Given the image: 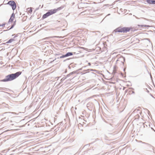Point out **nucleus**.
<instances>
[{
    "instance_id": "nucleus-14",
    "label": "nucleus",
    "mask_w": 155,
    "mask_h": 155,
    "mask_svg": "<svg viewBox=\"0 0 155 155\" xmlns=\"http://www.w3.org/2000/svg\"><path fill=\"white\" fill-rule=\"evenodd\" d=\"M154 2V0H152L151 3V4H153V2Z\"/></svg>"
},
{
    "instance_id": "nucleus-8",
    "label": "nucleus",
    "mask_w": 155,
    "mask_h": 155,
    "mask_svg": "<svg viewBox=\"0 0 155 155\" xmlns=\"http://www.w3.org/2000/svg\"><path fill=\"white\" fill-rule=\"evenodd\" d=\"M27 12L28 14H31L32 12V10L31 8H27Z\"/></svg>"
},
{
    "instance_id": "nucleus-12",
    "label": "nucleus",
    "mask_w": 155,
    "mask_h": 155,
    "mask_svg": "<svg viewBox=\"0 0 155 155\" xmlns=\"http://www.w3.org/2000/svg\"><path fill=\"white\" fill-rule=\"evenodd\" d=\"M138 26H141V27H150V26H149V25H138Z\"/></svg>"
},
{
    "instance_id": "nucleus-13",
    "label": "nucleus",
    "mask_w": 155,
    "mask_h": 155,
    "mask_svg": "<svg viewBox=\"0 0 155 155\" xmlns=\"http://www.w3.org/2000/svg\"><path fill=\"white\" fill-rule=\"evenodd\" d=\"M66 57V54L65 55H63L62 56H61V57H60V58H65V57Z\"/></svg>"
},
{
    "instance_id": "nucleus-4",
    "label": "nucleus",
    "mask_w": 155,
    "mask_h": 155,
    "mask_svg": "<svg viewBox=\"0 0 155 155\" xmlns=\"http://www.w3.org/2000/svg\"><path fill=\"white\" fill-rule=\"evenodd\" d=\"M124 59L122 58H118L116 62V67H122L124 65Z\"/></svg>"
},
{
    "instance_id": "nucleus-5",
    "label": "nucleus",
    "mask_w": 155,
    "mask_h": 155,
    "mask_svg": "<svg viewBox=\"0 0 155 155\" xmlns=\"http://www.w3.org/2000/svg\"><path fill=\"white\" fill-rule=\"evenodd\" d=\"M16 21L15 20L13 24L12 23L10 25H7L8 23L4 24V27L7 28L6 30H9L13 28L16 24Z\"/></svg>"
},
{
    "instance_id": "nucleus-6",
    "label": "nucleus",
    "mask_w": 155,
    "mask_h": 155,
    "mask_svg": "<svg viewBox=\"0 0 155 155\" xmlns=\"http://www.w3.org/2000/svg\"><path fill=\"white\" fill-rule=\"evenodd\" d=\"M15 14L14 13H13L10 19L9 20L8 24L7 25H10L11 24H12V23L13 24L14 22L13 21L15 20Z\"/></svg>"
},
{
    "instance_id": "nucleus-16",
    "label": "nucleus",
    "mask_w": 155,
    "mask_h": 155,
    "mask_svg": "<svg viewBox=\"0 0 155 155\" xmlns=\"http://www.w3.org/2000/svg\"><path fill=\"white\" fill-rule=\"evenodd\" d=\"M80 48H83V47H80Z\"/></svg>"
},
{
    "instance_id": "nucleus-1",
    "label": "nucleus",
    "mask_w": 155,
    "mask_h": 155,
    "mask_svg": "<svg viewBox=\"0 0 155 155\" xmlns=\"http://www.w3.org/2000/svg\"><path fill=\"white\" fill-rule=\"evenodd\" d=\"M21 72L19 71L15 74H9L6 76L5 79L2 80V81L6 82L12 81L18 77L21 74Z\"/></svg>"
},
{
    "instance_id": "nucleus-2",
    "label": "nucleus",
    "mask_w": 155,
    "mask_h": 155,
    "mask_svg": "<svg viewBox=\"0 0 155 155\" xmlns=\"http://www.w3.org/2000/svg\"><path fill=\"white\" fill-rule=\"evenodd\" d=\"M61 8V7H59L57 9L49 10L47 13L43 15L42 18L43 19L46 18L48 16L55 13L58 11L60 10Z\"/></svg>"
},
{
    "instance_id": "nucleus-9",
    "label": "nucleus",
    "mask_w": 155,
    "mask_h": 155,
    "mask_svg": "<svg viewBox=\"0 0 155 155\" xmlns=\"http://www.w3.org/2000/svg\"><path fill=\"white\" fill-rule=\"evenodd\" d=\"M73 55V54L71 52H68L66 54V57H68L69 56H71Z\"/></svg>"
},
{
    "instance_id": "nucleus-3",
    "label": "nucleus",
    "mask_w": 155,
    "mask_h": 155,
    "mask_svg": "<svg viewBox=\"0 0 155 155\" xmlns=\"http://www.w3.org/2000/svg\"><path fill=\"white\" fill-rule=\"evenodd\" d=\"M133 28L132 27H119L115 30V32H121L126 33L129 32L130 31H132Z\"/></svg>"
},
{
    "instance_id": "nucleus-15",
    "label": "nucleus",
    "mask_w": 155,
    "mask_h": 155,
    "mask_svg": "<svg viewBox=\"0 0 155 155\" xmlns=\"http://www.w3.org/2000/svg\"><path fill=\"white\" fill-rule=\"evenodd\" d=\"M153 4H155V0L154 1V2H153Z\"/></svg>"
},
{
    "instance_id": "nucleus-7",
    "label": "nucleus",
    "mask_w": 155,
    "mask_h": 155,
    "mask_svg": "<svg viewBox=\"0 0 155 155\" xmlns=\"http://www.w3.org/2000/svg\"><path fill=\"white\" fill-rule=\"evenodd\" d=\"M8 4L10 5L13 10L15 9L16 8V5L15 3L13 1H9Z\"/></svg>"
},
{
    "instance_id": "nucleus-10",
    "label": "nucleus",
    "mask_w": 155,
    "mask_h": 155,
    "mask_svg": "<svg viewBox=\"0 0 155 155\" xmlns=\"http://www.w3.org/2000/svg\"><path fill=\"white\" fill-rule=\"evenodd\" d=\"M15 41V40L14 39H10L9 40H8V41H7L6 42V43H11L12 42V41Z\"/></svg>"
},
{
    "instance_id": "nucleus-17",
    "label": "nucleus",
    "mask_w": 155,
    "mask_h": 155,
    "mask_svg": "<svg viewBox=\"0 0 155 155\" xmlns=\"http://www.w3.org/2000/svg\"><path fill=\"white\" fill-rule=\"evenodd\" d=\"M132 93H134V92L133 91H132Z\"/></svg>"
},
{
    "instance_id": "nucleus-11",
    "label": "nucleus",
    "mask_w": 155,
    "mask_h": 155,
    "mask_svg": "<svg viewBox=\"0 0 155 155\" xmlns=\"http://www.w3.org/2000/svg\"><path fill=\"white\" fill-rule=\"evenodd\" d=\"M152 0H147V2L149 4H151Z\"/></svg>"
}]
</instances>
